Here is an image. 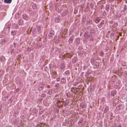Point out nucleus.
Listing matches in <instances>:
<instances>
[{
	"label": "nucleus",
	"mask_w": 127,
	"mask_h": 127,
	"mask_svg": "<svg viewBox=\"0 0 127 127\" xmlns=\"http://www.w3.org/2000/svg\"><path fill=\"white\" fill-rule=\"evenodd\" d=\"M11 34L13 35H15L16 34V32L15 31H12L11 32Z\"/></svg>",
	"instance_id": "13"
},
{
	"label": "nucleus",
	"mask_w": 127,
	"mask_h": 127,
	"mask_svg": "<svg viewBox=\"0 0 127 127\" xmlns=\"http://www.w3.org/2000/svg\"><path fill=\"white\" fill-rule=\"evenodd\" d=\"M76 45H78L80 43V40L79 38H77L76 40Z\"/></svg>",
	"instance_id": "9"
},
{
	"label": "nucleus",
	"mask_w": 127,
	"mask_h": 127,
	"mask_svg": "<svg viewBox=\"0 0 127 127\" xmlns=\"http://www.w3.org/2000/svg\"><path fill=\"white\" fill-rule=\"evenodd\" d=\"M67 54L68 55L69 54H67L66 55H64V57L65 56L66 57H67L68 56Z\"/></svg>",
	"instance_id": "28"
},
{
	"label": "nucleus",
	"mask_w": 127,
	"mask_h": 127,
	"mask_svg": "<svg viewBox=\"0 0 127 127\" xmlns=\"http://www.w3.org/2000/svg\"><path fill=\"white\" fill-rule=\"evenodd\" d=\"M54 34V32L53 31H51L49 34V38H51L53 36Z\"/></svg>",
	"instance_id": "1"
},
{
	"label": "nucleus",
	"mask_w": 127,
	"mask_h": 127,
	"mask_svg": "<svg viewBox=\"0 0 127 127\" xmlns=\"http://www.w3.org/2000/svg\"><path fill=\"white\" fill-rule=\"evenodd\" d=\"M74 35H72L71 37L69 38L68 40V42L69 43H71L72 42V41L74 39Z\"/></svg>",
	"instance_id": "3"
},
{
	"label": "nucleus",
	"mask_w": 127,
	"mask_h": 127,
	"mask_svg": "<svg viewBox=\"0 0 127 127\" xmlns=\"http://www.w3.org/2000/svg\"><path fill=\"white\" fill-rule=\"evenodd\" d=\"M64 66L63 65H61V67L62 68H64Z\"/></svg>",
	"instance_id": "26"
},
{
	"label": "nucleus",
	"mask_w": 127,
	"mask_h": 127,
	"mask_svg": "<svg viewBox=\"0 0 127 127\" xmlns=\"http://www.w3.org/2000/svg\"><path fill=\"white\" fill-rule=\"evenodd\" d=\"M100 21V19L98 18H97L95 20V22L97 23Z\"/></svg>",
	"instance_id": "16"
},
{
	"label": "nucleus",
	"mask_w": 127,
	"mask_h": 127,
	"mask_svg": "<svg viewBox=\"0 0 127 127\" xmlns=\"http://www.w3.org/2000/svg\"><path fill=\"white\" fill-rule=\"evenodd\" d=\"M109 6L108 5H106V9H105L107 11H108L109 10Z\"/></svg>",
	"instance_id": "15"
},
{
	"label": "nucleus",
	"mask_w": 127,
	"mask_h": 127,
	"mask_svg": "<svg viewBox=\"0 0 127 127\" xmlns=\"http://www.w3.org/2000/svg\"><path fill=\"white\" fill-rule=\"evenodd\" d=\"M48 93L49 95H51L52 94V91L51 90H49L48 91Z\"/></svg>",
	"instance_id": "18"
},
{
	"label": "nucleus",
	"mask_w": 127,
	"mask_h": 127,
	"mask_svg": "<svg viewBox=\"0 0 127 127\" xmlns=\"http://www.w3.org/2000/svg\"><path fill=\"white\" fill-rule=\"evenodd\" d=\"M12 0H4V2L6 3H10L11 2Z\"/></svg>",
	"instance_id": "5"
},
{
	"label": "nucleus",
	"mask_w": 127,
	"mask_h": 127,
	"mask_svg": "<svg viewBox=\"0 0 127 127\" xmlns=\"http://www.w3.org/2000/svg\"><path fill=\"white\" fill-rule=\"evenodd\" d=\"M43 89V86H39V89L40 90H42Z\"/></svg>",
	"instance_id": "14"
},
{
	"label": "nucleus",
	"mask_w": 127,
	"mask_h": 127,
	"mask_svg": "<svg viewBox=\"0 0 127 127\" xmlns=\"http://www.w3.org/2000/svg\"><path fill=\"white\" fill-rule=\"evenodd\" d=\"M65 73L67 75L69 74V72L68 71H67L65 72Z\"/></svg>",
	"instance_id": "21"
},
{
	"label": "nucleus",
	"mask_w": 127,
	"mask_h": 127,
	"mask_svg": "<svg viewBox=\"0 0 127 127\" xmlns=\"http://www.w3.org/2000/svg\"><path fill=\"white\" fill-rule=\"evenodd\" d=\"M36 30V29H34V31H33V32H34V31H35Z\"/></svg>",
	"instance_id": "30"
},
{
	"label": "nucleus",
	"mask_w": 127,
	"mask_h": 127,
	"mask_svg": "<svg viewBox=\"0 0 127 127\" xmlns=\"http://www.w3.org/2000/svg\"><path fill=\"white\" fill-rule=\"evenodd\" d=\"M5 59L4 57L3 56H1L0 58V60L1 61H4L5 60Z\"/></svg>",
	"instance_id": "6"
},
{
	"label": "nucleus",
	"mask_w": 127,
	"mask_h": 127,
	"mask_svg": "<svg viewBox=\"0 0 127 127\" xmlns=\"http://www.w3.org/2000/svg\"><path fill=\"white\" fill-rule=\"evenodd\" d=\"M92 21L91 20H89L87 21V25H89L90 24L92 23Z\"/></svg>",
	"instance_id": "10"
},
{
	"label": "nucleus",
	"mask_w": 127,
	"mask_h": 127,
	"mask_svg": "<svg viewBox=\"0 0 127 127\" xmlns=\"http://www.w3.org/2000/svg\"><path fill=\"white\" fill-rule=\"evenodd\" d=\"M55 86L56 87H59V83H57V84H56L55 85Z\"/></svg>",
	"instance_id": "20"
},
{
	"label": "nucleus",
	"mask_w": 127,
	"mask_h": 127,
	"mask_svg": "<svg viewBox=\"0 0 127 127\" xmlns=\"http://www.w3.org/2000/svg\"><path fill=\"white\" fill-rule=\"evenodd\" d=\"M59 81V79H57V81Z\"/></svg>",
	"instance_id": "31"
},
{
	"label": "nucleus",
	"mask_w": 127,
	"mask_h": 127,
	"mask_svg": "<svg viewBox=\"0 0 127 127\" xmlns=\"http://www.w3.org/2000/svg\"><path fill=\"white\" fill-rule=\"evenodd\" d=\"M19 25H21V24H20L19 23Z\"/></svg>",
	"instance_id": "32"
},
{
	"label": "nucleus",
	"mask_w": 127,
	"mask_h": 127,
	"mask_svg": "<svg viewBox=\"0 0 127 127\" xmlns=\"http://www.w3.org/2000/svg\"><path fill=\"white\" fill-rule=\"evenodd\" d=\"M116 92L115 91H113L111 92V95L112 96H115V95H116Z\"/></svg>",
	"instance_id": "8"
},
{
	"label": "nucleus",
	"mask_w": 127,
	"mask_h": 127,
	"mask_svg": "<svg viewBox=\"0 0 127 127\" xmlns=\"http://www.w3.org/2000/svg\"><path fill=\"white\" fill-rule=\"evenodd\" d=\"M68 11L67 10H65L64 12H63V15H66L68 13Z\"/></svg>",
	"instance_id": "12"
},
{
	"label": "nucleus",
	"mask_w": 127,
	"mask_h": 127,
	"mask_svg": "<svg viewBox=\"0 0 127 127\" xmlns=\"http://www.w3.org/2000/svg\"><path fill=\"white\" fill-rule=\"evenodd\" d=\"M104 20H102V22H101V23L98 24V27L99 28H101V27L104 24Z\"/></svg>",
	"instance_id": "2"
},
{
	"label": "nucleus",
	"mask_w": 127,
	"mask_h": 127,
	"mask_svg": "<svg viewBox=\"0 0 127 127\" xmlns=\"http://www.w3.org/2000/svg\"><path fill=\"white\" fill-rule=\"evenodd\" d=\"M60 18L59 17H57L55 18V21L56 22H58L60 20Z\"/></svg>",
	"instance_id": "7"
},
{
	"label": "nucleus",
	"mask_w": 127,
	"mask_h": 127,
	"mask_svg": "<svg viewBox=\"0 0 127 127\" xmlns=\"http://www.w3.org/2000/svg\"><path fill=\"white\" fill-rule=\"evenodd\" d=\"M32 8L34 9H36L37 8V5L36 4H34L32 5Z\"/></svg>",
	"instance_id": "11"
},
{
	"label": "nucleus",
	"mask_w": 127,
	"mask_h": 127,
	"mask_svg": "<svg viewBox=\"0 0 127 127\" xmlns=\"http://www.w3.org/2000/svg\"><path fill=\"white\" fill-rule=\"evenodd\" d=\"M41 96H42L43 97H44L46 95L45 94H42Z\"/></svg>",
	"instance_id": "23"
},
{
	"label": "nucleus",
	"mask_w": 127,
	"mask_h": 127,
	"mask_svg": "<svg viewBox=\"0 0 127 127\" xmlns=\"http://www.w3.org/2000/svg\"><path fill=\"white\" fill-rule=\"evenodd\" d=\"M23 19L26 20H27L28 19V16L26 14H24L23 16Z\"/></svg>",
	"instance_id": "4"
},
{
	"label": "nucleus",
	"mask_w": 127,
	"mask_h": 127,
	"mask_svg": "<svg viewBox=\"0 0 127 127\" xmlns=\"http://www.w3.org/2000/svg\"><path fill=\"white\" fill-rule=\"evenodd\" d=\"M87 38H88V37H89V35H87V34H86H86H85V35H84L85 37V38H86V36H87Z\"/></svg>",
	"instance_id": "24"
},
{
	"label": "nucleus",
	"mask_w": 127,
	"mask_h": 127,
	"mask_svg": "<svg viewBox=\"0 0 127 127\" xmlns=\"http://www.w3.org/2000/svg\"><path fill=\"white\" fill-rule=\"evenodd\" d=\"M62 82L63 83H64L65 82V80L64 78H62Z\"/></svg>",
	"instance_id": "19"
},
{
	"label": "nucleus",
	"mask_w": 127,
	"mask_h": 127,
	"mask_svg": "<svg viewBox=\"0 0 127 127\" xmlns=\"http://www.w3.org/2000/svg\"><path fill=\"white\" fill-rule=\"evenodd\" d=\"M91 61L92 64H94L95 62L94 58H92L91 59Z\"/></svg>",
	"instance_id": "17"
},
{
	"label": "nucleus",
	"mask_w": 127,
	"mask_h": 127,
	"mask_svg": "<svg viewBox=\"0 0 127 127\" xmlns=\"http://www.w3.org/2000/svg\"><path fill=\"white\" fill-rule=\"evenodd\" d=\"M66 101L67 102L66 103V104L67 105V104L68 103V100H66Z\"/></svg>",
	"instance_id": "29"
},
{
	"label": "nucleus",
	"mask_w": 127,
	"mask_h": 127,
	"mask_svg": "<svg viewBox=\"0 0 127 127\" xmlns=\"http://www.w3.org/2000/svg\"><path fill=\"white\" fill-rule=\"evenodd\" d=\"M13 45H14V47H15V46H16V44L15 43H13Z\"/></svg>",
	"instance_id": "27"
},
{
	"label": "nucleus",
	"mask_w": 127,
	"mask_h": 127,
	"mask_svg": "<svg viewBox=\"0 0 127 127\" xmlns=\"http://www.w3.org/2000/svg\"><path fill=\"white\" fill-rule=\"evenodd\" d=\"M37 28L38 32H39L40 30V28L39 27H38Z\"/></svg>",
	"instance_id": "22"
},
{
	"label": "nucleus",
	"mask_w": 127,
	"mask_h": 127,
	"mask_svg": "<svg viewBox=\"0 0 127 127\" xmlns=\"http://www.w3.org/2000/svg\"><path fill=\"white\" fill-rule=\"evenodd\" d=\"M78 84V83L77 82H75L74 84V86H76Z\"/></svg>",
	"instance_id": "25"
}]
</instances>
